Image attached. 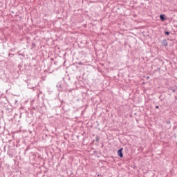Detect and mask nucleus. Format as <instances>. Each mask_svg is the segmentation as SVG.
I'll return each mask as SVG.
<instances>
[{
    "instance_id": "f257e3e1",
    "label": "nucleus",
    "mask_w": 177,
    "mask_h": 177,
    "mask_svg": "<svg viewBox=\"0 0 177 177\" xmlns=\"http://www.w3.org/2000/svg\"><path fill=\"white\" fill-rule=\"evenodd\" d=\"M122 150H124V148H120L118 151V156L119 157H120V158H122V157H124V153H122Z\"/></svg>"
},
{
    "instance_id": "f03ea898",
    "label": "nucleus",
    "mask_w": 177,
    "mask_h": 177,
    "mask_svg": "<svg viewBox=\"0 0 177 177\" xmlns=\"http://www.w3.org/2000/svg\"><path fill=\"white\" fill-rule=\"evenodd\" d=\"M162 46H168V41L167 39H163L161 43Z\"/></svg>"
},
{
    "instance_id": "7ed1b4c3",
    "label": "nucleus",
    "mask_w": 177,
    "mask_h": 177,
    "mask_svg": "<svg viewBox=\"0 0 177 177\" xmlns=\"http://www.w3.org/2000/svg\"><path fill=\"white\" fill-rule=\"evenodd\" d=\"M160 19L161 21H165V20H167L165 15H164V14H161L160 15Z\"/></svg>"
},
{
    "instance_id": "20e7f679",
    "label": "nucleus",
    "mask_w": 177,
    "mask_h": 177,
    "mask_svg": "<svg viewBox=\"0 0 177 177\" xmlns=\"http://www.w3.org/2000/svg\"><path fill=\"white\" fill-rule=\"evenodd\" d=\"M177 87L170 86L168 88V91H171L173 93H175L176 92Z\"/></svg>"
},
{
    "instance_id": "39448f33",
    "label": "nucleus",
    "mask_w": 177,
    "mask_h": 177,
    "mask_svg": "<svg viewBox=\"0 0 177 177\" xmlns=\"http://www.w3.org/2000/svg\"><path fill=\"white\" fill-rule=\"evenodd\" d=\"M165 35H169V31H165Z\"/></svg>"
},
{
    "instance_id": "423d86ee",
    "label": "nucleus",
    "mask_w": 177,
    "mask_h": 177,
    "mask_svg": "<svg viewBox=\"0 0 177 177\" xmlns=\"http://www.w3.org/2000/svg\"><path fill=\"white\" fill-rule=\"evenodd\" d=\"M166 123L167 124H171V120H166Z\"/></svg>"
},
{
    "instance_id": "0eeeda50",
    "label": "nucleus",
    "mask_w": 177,
    "mask_h": 177,
    "mask_svg": "<svg viewBox=\"0 0 177 177\" xmlns=\"http://www.w3.org/2000/svg\"><path fill=\"white\" fill-rule=\"evenodd\" d=\"M95 139H96V142H97V143H99V140H100L99 137L97 136Z\"/></svg>"
},
{
    "instance_id": "6e6552de",
    "label": "nucleus",
    "mask_w": 177,
    "mask_h": 177,
    "mask_svg": "<svg viewBox=\"0 0 177 177\" xmlns=\"http://www.w3.org/2000/svg\"><path fill=\"white\" fill-rule=\"evenodd\" d=\"M156 109H160V106L158 105H156Z\"/></svg>"
},
{
    "instance_id": "1a4fd4ad",
    "label": "nucleus",
    "mask_w": 177,
    "mask_h": 177,
    "mask_svg": "<svg viewBox=\"0 0 177 177\" xmlns=\"http://www.w3.org/2000/svg\"><path fill=\"white\" fill-rule=\"evenodd\" d=\"M78 64H79L80 66H81V65H82V62H79Z\"/></svg>"
},
{
    "instance_id": "9d476101",
    "label": "nucleus",
    "mask_w": 177,
    "mask_h": 177,
    "mask_svg": "<svg viewBox=\"0 0 177 177\" xmlns=\"http://www.w3.org/2000/svg\"><path fill=\"white\" fill-rule=\"evenodd\" d=\"M159 99H161V95L159 97Z\"/></svg>"
},
{
    "instance_id": "9b49d317",
    "label": "nucleus",
    "mask_w": 177,
    "mask_h": 177,
    "mask_svg": "<svg viewBox=\"0 0 177 177\" xmlns=\"http://www.w3.org/2000/svg\"><path fill=\"white\" fill-rule=\"evenodd\" d=\"M10 55H11L10 53V54H8V56H10Z\"/></svg>"
},
{
    "instance_id": "f8f14e48",
    "label": "nucleus",
    "mask_w": 177,
    "mask_h": 177,
    "mask_svg": "<svg viewBox=\"0 0 177 177\" xmlns=\"http://www.w3.org/2000/svg\"><path fill=\"white\" fill-rule=\"evenodd\" d=\"M147 78H149V77L148 76Z\"/></svg>"
},
{
    "instance_id": "ddd939ff",
    "label": "nucleus",
    "mask_w": 177,
    "mask_h": 177,
    "mask_svg": "<svg viewBox=\"0 0 177 177\" xmlns=\"http://www.w3.org/2000/svg\"><path fill=\"white\" fill-rule=\"evenodd\" d=\"M175 98H176V99H177V97H175Z\"/></svg>"
}]
</instances>
